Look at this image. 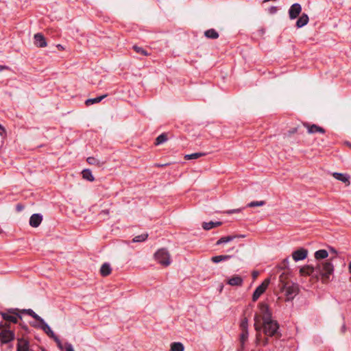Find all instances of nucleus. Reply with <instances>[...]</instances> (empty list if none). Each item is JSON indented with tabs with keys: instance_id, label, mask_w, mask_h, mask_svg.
Wrapping results in <instances>:
<instances>
[{
	"instance_id": "49",
	"label": "nucleus",
	"mask_w": 351,
	"mask_h": 351,
	"mask_svg": "<svg viewBox=\"0 0 351 351\" xmlns=\"http://www.w3.org/2000/svg\"><path fill=\"white\" fill-rule=\"evenodd\" d=\"M8 69V66H7L0 65V72L2 71L3 70H5Z\"/></svg>"
},
{
	"instance_id": "16",
	"label": "nucleus",
	"mask_w": 351,
	"mask_h": 351,
	"mask_svg": "<svg viewBox=\"0 0 351 351\" xmlns=\"http://www.w3.org/2000/svg\"><path fill=\"white\" fill-rule=\"evenodd\" d=\"M0 315H1L2 318L5 320L6 322H9L13 324H18V319L17 317L14 315L9 313L7 312H1L0 311Z\"/></svg>"
},
{
	"instance_id": "53",
	"label": "nucleus",
	"mask_w": 351,
	"mask_h": 351,
	"mask_svg": "<svg viewBox=\"0 0 351 351\" xmlns=\"http://www.w3.org/2000/svg\"><path fill=\"white\" fill-rule=\"evenodd\" d=\"M348 269H349V271L351 273V262L349 263Z\"/></svg>"
},
{
	"instance_id": "7",
	"label": "nucleus",
	"mask_w": 351,
	"mask_h": 351,
	"mask_svg": "<svg viewBox=\"0 0 351 351\" xmlns=\"http://www.w3.org/2000/svg\"><path fill=\"white\" fill-rule=\"evenodd\" d=\"M254 328L256 331V345L262 344L263 346H266L268 343V338L265 337L262 339V335L261 330L262 329V326L259 324V320L258 319V316L256 315L254 319Z\"/></svg>"
},
{
	"instance_id": "38",
	"label": "nucleus",
	"mask_w": 351,
	"mask_h": 351,
	"mask_svg": "<svg viewBox=\"0 0 351 351\" xmlns=\"http://www.w3.org/2000/svg\"><path fill=\"white\" fill-rule=\"evenodd\" d=\"M287 275L285 273L282 274L280 276V277H279V281H280L279 286H280V289L282 287L283 284L289 283V282L287 281Z\"/></svg>"
},
{
	"instance_id": "48",
	"label": "nucleus",
	"mask_w": 351,
	"mask_h": 351,
	"mask_svg": "<svg viewBox=\"0 0 351 351\" xmlns=\"http://www.w3.org/2000/svg\"><path fill=\"white\" fill-rule=\"evenodd\" d=\"M240 210H241L240 209H235V210L228 211V213L230 214V213H239V212H240Z\"/></svg>"
},
{
	"instance_id": "37",
	"label": "nucleus",
	"mask_w": 351,
	"mask_h": 351,
	"mask_svg": "<svg viewBox=\"0 0 351 351\" xmlns=\"http://www.w3.org/2000/svg\"><path fill=\"white\" fill-rule=\"evenodd\" d=\"M265 204V201H253L247 204L248 207L262 206Z\"/></svg>"
},
{
	"instance_id": "29",
	"label": "nucleus",
	"mask_w": 351,
	"mask_h": 351,
	"mask_svg": "<svg viewBox=\"0 0 351 351\" xmlns=\"http://www.w3.org/2000/svg\"><path fill=\"white\" fill-rule=\"evenodd\" d=\"M184 347L182 343L173 342L171 344L170 351H184Z\"/></svg>"
},
{
	"instance_id": "17",
	"label": "nucleus",
	"mask_w": 351,
	"mask_h": 351,
	"mask_svg": "<svg viewBox=\"0 0 351 351\" xmlns=\"http://www.w3.org/2000/svg\"><path fill=\"white\" fill-rule=\"evenodd\" d=\"M243 281V280L241 276L238 275H234L230 279H228L227 283L231 286H241Z\"/></svg>"
},
{
	"instance_id": "15",
	"label": "nucleus",
	"mask_w": 351,
	"mask_h": 351,
	"mask_svg": "<svg viewBox=\"0 0 351 351\" xmlns=\"http://www.w3.org/2000/svg\"><path fill=\"white\" fill-rule=\"evenodd\" d=\"M43 221V216L40 214H33L29 219V225L33 228H37Z\"/></svg>"
},
{
	"instance_id": "4",
	"label": "nucleus",
	"mask_w": 351,
	"mask_h": 351,
	"mask_svg": "<svg viewBox=\"0 0 351 351\" xmlns=\"http://www.w3.org/2000/svg\"><path fill=\"white\" fill-rule=\"evenodd\" d=\"M156 260L164 266L170 265V255L167 250L162 248L158 250L154 254Z\"/></svg>"
},
{
	"instance_id": "30",
	"label": "nucleus",
	"mask_w": 351,
	"mask_h": 351,
	"mask_svg": "<svg viewBox=\"0 0 351 351\" xmlns=\"http://www.w3.org/2000/svg\"><path fill=\"white\" fill-rule=\"evenodd\" d=\"M234 239H236V237L233 235L222 237L217 241L216 245H219L221 243H228L233 241Z\"/></svg>"
},
{
	"instance_id": "5",
	"label": "nucleus",
	"mask_w": 351,
	"mask_h": 351,
	"mask_svg": "<svg viewBox=\"0 0 351 351\" xmlns=\"http://www.w3.org/2000/svg\"><path fill=\"white\" fill-rule=\"evenodd\" d=\"M259 309H260V314H256L254 317L257 315L258 319L259 320V324L261 325V319L263 320V322L267 320H269V319H271V315L269 310V307L267 304L265 303H260L259 305Z\"/></svg>"
},
{
	"instance_id": "42",
	"label": "nucleus",
	"mask_w": 351,
	"mask_h": 351,
	"mask_svg": "<svg viewBox=\"0 0 351 351\" xmlns=\"http://www.w3.org/2000/svg\"><path fill=\"white\" fill-rule=\"evenodd\" d=\"M53 340L57 343L58 347L62 351L63 350V345H62L61 341L60 340V339L58 338V337H56Z\"/></svg>"
},
{
	"instance_id": "26",
	"label": "nucleus",
	"mask_w": 351,
	"mask_h": 351,
	"mask_svg": "<svg viewBox=\"0 0 351 351\" xmlns=\"http://www.w3.org/2000/svg\"><path fill=\"white\" fill-rule=\"evenodd\" d=\"M206 156V154L204 152H197V153H193L191 154H186L184 156L185 160H195L200 157Z\"/></svg>"
},
{
	"instance_id": "18",
	"label": "nucleus",
	"mask_w": 351,
	"mask_h": 351,
	"mask_svg": "<svg viewBox=\"0 0 351 351\" xmlns=\"http://www.w3.org/2000/svg\"><path fill=\"white\" fill-rule=\"evenodd\" d=\"M332 176L335 179L345 183L346 186L350 185V177L348 175L335 172L332 173Z\"/></svg>"
},
{
	"instance_id": "34",
	"label": "nucleus",
	"mask_w": 351,
	"mask_h": 351,
	"mask_svg": "<svg viewBox=\"0 0 351 351\" xmlns=\"http://www.w3.org/2000/svg\"><path fill=\"white\" fill-rule=\"evenodd\" d=\"M248 339V331L247 330H242V332L240 335V343L241 344V346L243 347L245 342Z\"/></svg>"
},
{
	"instance_id": "2",
	"label": "nucleus",
	"mask_w": 351,
	"mask_h": 351,
	"mask_svg": "<svg viewBox=\"0 0 351 351\" xmlns=\"http://www.w3.org/2000/svg\"><path fill=\"white\" fill-rule=\"evenodd\" d=\"M261 326L266 336L274 337L276 339L281 337V334L278 331L279 325L276 320L269 319L262 322Z\"/></svg>"
},
{
	"instance_id": "14",
	"label": "nucleus",
	"mask_w": 351,
	"mask_h": 351,
	"mask_svg": "<svg viewBox=\"0 0 351 351\" xmlns=\"http://www.w3.org/2000/svg\"><path fill=\"white\" fill-rule=\"evenodd\" d=\"M34 45L38 47H45L47 42L45 36L41 33H37L34 36Z\"/></svg>"
},
{
	"instance_id": "11",
	"label": "nucleus",
	"mask_w": 351,
	"mask_h": 351,
	"mask_svg": "<svg viewBox=\"0 0 351 351\" xmlns=\"http://www.w3.org/2000/svg\"><path fill=\"white\" fill-rule=\"evenodd\" d=\"M29 324L35 328L42 329L46 334H47L48 332L51 330L50 326L45 322L43 318L40 319L38 324L35 322H29Z\"/></svg>"
},
{
	"instance_id": "8",
	"label": "nucleus",
	"mask_w": 351,
	"mask_h": 351,
	"mask_svg": "<svg viewBox=\"0 0 351 351\" xmlns=\"http://www.w3.org/2000/svg\"><path fill=\"white\" fill-rule=\"evenodd\" d=\"M270 282L269 279H265L261 285H260L254 291L252 295V300L254 302L256 301L259 297L265 291L267 288Z\"/></svg>"
},
{
	"instance_id": "3",
	"label": "nucleus",
	"mask_w": 351,
	"mask_h": 351,
	"mask_svg": "<svg viewBox=\"0 0 351 351\" xmlns=\"http://www.w3.org/2000/svg\"><path fill=\"white\" fill-rule=\"evenodd\" d=\"M280 289L285 291L287 301L292 300L299 292L298 285L295 283L283 284Z\"/></svg>"
},
{
	"instance_id": "23",
	"label": "nucleus",
	"mask_w": 351,
	"mask_h": 351,
	"mask_svg": "<svg viewBox=\"0 0 351 351\" xmlns=\"http://www.w3.org/2000/svg\"><path fill=\"white\" fill-rule=\"evenodd\" d=\"M21 313L28 315L35 319L37 322H39L40 319L42 318L38 315H37L32 309L28 308V309H21Z\"/></svg>"
},
{
	"instance_id": "41",
	"label": "nucleus",
	"mask_w": 351,
	"mask_h": 351,
	"mask_svg": "<svg viewBox=\"0 0 351 351\" xmlns=\"http://www.w3.org/2000/svg\"><path fill=\"white\" fill-rule=\"evenodd\" d=\"M6 329H10V324L7 322H0V330L1 331L2 330H6Z\"/></svg>"
},
{
	"instance_id": "20",
	"label": "nucleus",
	"mask_w": 351,
	"mask_h": 351,
	"mask_svg": "<svg viewBox=\"0 0 351 351\" xmlns=\"http://www.w3.org/2000/svg\"><path fill=\"white\" fill-rule=\"evenodd\" d=\"M222 224V222L221 221H210V222H203L202 223V228L206 230H209L212 228L220 226Z\"/></svg>"
},
{
	"instance_id": "43",
	"label": "nucleus",
	"mask_w": 351,
	"mask_h": 351,
	"mask_svg": "<svg viewBox=\"0 0 351 351\" xmlns=\"http://www.w3.org/2000/svg\"><path fill=\"white\" fill-rule=\"evenodd\" d=\"M24 206L22 204H17L16 206V210L18 212H21L23 210Z\"/></svg>"
},
{
	"instance_id": "12",
	"label": "nucleus",
	"mask_w": 351,
	"mask_h": 351,
	"mask_svg": "<svg viewBox=\"0 0 351 351\" xmlns=\"http://www.w3.org/2000/svg\"><path fill=\"white\" fill-rule=\"evenodd\" d=\"M302 11V7L299 3L293 4L289 10V15L291 19H296Z\"/></svg>"
},
{
	"instance_id": "1",
	"label": "nucleus",
	"mask_w": 351,
	"mask_h": 351,
	"mask_svg": "<svg viewBox=\"0 0 351 351\" xmlns=\"http://www.w3.org/2000/svg\"><path fill=\"white\" fill-rule=\"evenodd\" d=\"M315 269L322 276V280L326 282L328 280L330 276L333 273L334 266L330 261L327 260L318 264L315 268L311 265L304 266L300 268V273L302 276H307L311 275Z\"/></svg>"
},
{
	"instance_id": "6",
	"label": "nucleus",
	"mask_w": 351,
	"mask_h": 351,
	"mask_svg": "<svg viewBox=\"0 0 351 351\" xmlns=\"http://www.w3.org/2000/svg\"><path fill=\"white\" fill-rule=\"evenodd\" d=\"M15 339V332L10 329L2 330L0 331L1 345L8 344Z\"/></svg>"
},
{
	"instance_id": "24",
	"label": "nucleus",
	"mask_w": 351,
	"mask_h": 351,
	"mask_svg": "<svg viewBox=\"0 0 351 351\" xmlns=\"http://www.w3.org/2000/svg\"><path fill=\"white\" fill-rule=\"evenodd\" d=\"M232 256L230 255H219V256H213L211 258V261L215 263H218L221 261H228L230 258H231Z\"/></svg>"
},
{
	"instance_id": "33",
	"label": "nucleus",
	"mask_w": 351,
	"mask_h": 351,
	"mask_svg": "<svg viewBox=\"0 0 351 351\" xmlns=\"http://www.w3.org/2000/svg\"><path fill=\"white\" fill-rule=\"evenodd\" d=\"M167 140V136L166 134L162 133L156 138L155 145H158L162 143H165Z\"/></svg>"
},
{
	"instance_id": "10",
	"label": "nucleus",
	"mask_w": 351,
	"mask_h": 351,
	"mask_svg": "<svg viewBox=\"0 0 351 351\" xmlns=\"http://www.w3.org/2000/svg\"><path fill=\"white\" fill-rule=\"evenodd\" d=\"M308 255V250L304 248H300L292 253V258L295 261L305 259Z\"/></svg>"
},
{
	"instance_id": "44",
	"label": "nucleus",
	"mask_w": 351,
	"mask_h": 351,
	"mask_svg": "<svg viewBox=\"0 0 351 351\" xmlns=\"http://www.w3.org/2000/svg\"><path fill=\"white\" fill-rule=\"evenodd\" d=\"M50 338L54 339L56 337H58L56 335L54 334L52 330H50L49 332L47 334Z\"/></svg>"
},
{
	"instance_id": "31",
	"label": "nucleus",
	"mask_w": 351,
	"mask_h": 351,
	"mask_svg": "<svg viewBox=\"0 0 351 351\" xmlns=\"http://www.w3.org/2000/svg\"><path fill=\"white\" fill-rule=\"evenodd\" d=\"M106 97V95H102V96H100V97H95V98H93V99H87L86 101L85 104H86V106H90V105H92V104H97V103L100 102Z\"/></svg>"
},
{
	"instance_id": "13",
	"label": "nucleus",
	"mask_w": 351,
	"mask_h": 351,
	"mask_svg": "<svg viewBox=\"0 0 351 351\" xmlns=\"http://www.w3.org/2000/svg\"><path fill=\"white\" fill-rule=\"evenodd\" d=\"M303 125L308 130V134H315L316 132H320V133H324L325 130L319 127V125H317L315 124H309L308 123H304Z\"/></svg>"
},
{
	"instance_id": "47",
	"label": "nucleus",
	"mask_w": 351,
	"mask_h": 351,
	"mask_svg": "<svg viewBox=\"0 0 351 351\" xmlns=\"http://www.w3.org/2000/svg\"><path fill=\"white\" fill-rule=\"evenodd\" d=\"M259 273L257 271H254L252 272V276L254 278H257V276H258Z\"/></svg>"
},
{
	"instance_id": "21",
	"label": "nucleus",
	"mask_w": 351,
	"mask_h": 351,
	"mask_svg": "<svg viewBox=\"0 0 351 351\" xmlns=\"http://www.w3.org/2000/svg\"><path fill=\"white\" fill-rule=\"evenodd\" d=\"M112 271V269L110 267V264L104 263L100 269V274L102 276H107L110 274Z\"/></svg>"
},
{
	"instance_id": "54",
	"label": "nucleus",
	"mask_w": 351,
	"mask_h": 351,
	"mask_svg": "<svg viewBox=\"0 0 351 351\" xmlns=\"http://www.w3.org/2000/svg\"><path fill=\"white\" fill-rule=\"evenodd\" d=\"M284 263H288V259H285V260L284 261Z\"/></svg>"
},
{
	"instance_id": "35",
	"label": "nucleus",
	"mask_w": 351,
	"mask_h": 351,
	"mask_svg": "<svg viewBox=\"0 0 351 351\" xmlns=\"http://www.w3.org/2000/svg\"><path fill=\"white\" fill-rule=\"evenodd\" d=\"M133 49L138 53L143 55V56H148L149 53L146 50H145L143 48L138 47L137 45H134L132 47Z\"/></svg>"
},
{
	"instance_id": "51",
	"label": "nucleus",
	"mask_w": 351,
	"mask_h": 351,
	"mask_svg": "<svg viewBox=\"0 0 351 351\" xmlns=\"http://www.w3.org/2000/svg\"><path fill=\"white\" fill-rule=\"evenodd\" d=\"M236 238H244L245 235L243 234H239V235H234Z\"/></svg>"
},
{
	"instance_id": "55",
	"label": "nucleus",
	"mask_w": 351,
	"mask_h": 351,
	"mask_svg": "<svg viewBox=\"0 0 351 351\" xmlns=\"http://www.w3.org/2000/svg\"><path fill=\"white\" fill-rule=\"evenodd\" d=\"M2 232V230L0 228V233Z\"/></svg>"
},
{
	"instance_id": "19",
	"label": "nucleus",
	"mask_w": 351,
	"mask_h": 351,
	"mask_svg": "<svg viewBox=\"0 0 351 351\" xmlns=\"http://www.w3.org/2000/svg\"><path fill=\"white\" fill-rule=\"evenodd\" d=\"M308 16L306 14L303 13L296 22V26L300 28L306 25L308 22Z\"/></svg>"
},
{
	"instance_id": "32",
	"label": "nucleus",
	"mask_w": 351,
	"mask_h": 351,
	"mask_svg": "<svg viewBox=\"0 0 351 351\" xmlns=\"http://www.w3.org/2000/svg\"><path fill=\"white\" fill-rule=\"evenodd\" d=\"M87 162L91 165H96L98 167H101L104 162H101L98 159L94 157H88L86 160Z\"/></svg>"
},
{
	"instance_id": "27",
	"label": "nucleus",
	"mask_w": 351,
	"mask_h": 351,
	"mask_svg": "<svg viewBox=\"0 0 351 351\" xmlns=\"http://www.w3.org/2000/svg\"><path fill=\"white\" fill-rule=\"evenodd\" d=\"M82 177L84 179L87 180L88 181L93 182L95 180L94 176L92 174V172L89 169H84L82 172Z\"/></svg>"
},
{
	"instance_id": "25",
	"label": "nucleus",
	"mask_w": 351,
	"mask_h": 351,
	"mask_svg": "<svg viewBox=\"0 0 351 351\" xmlns=\"http://www.w3.org/2000/svg\"><path fill=\"white\" fill-rule=\"evenodd\" d=\"M7 311L9 313L16 315L17 317L18 321L20 319L22 322V319H23L22 315H23L24 313H21V309L16 308H11L7 309Z\"/></svg>"
},
{
	"instance_id": "40",
	"label": "nucleus",
	"mask_w": 351,
	"mask_h": 351,
	"mask_svg": "<svg viewBox=\"0 0 351 351\" xmlns=\"http://www.w3.org/2000/svg\"><path fill=\"white\" fill-rule=\"evenodd\" d=\"M18 324H19V326L25 332L26 334L29 333V327L27 326V325L25 322H20Z\"/></svg>"
},
{
	"instance_id": "52",
	"label": "nucleus",
	"mask_w": 351,
	"mask_h": 351,
	"mask_svg": "<svg viewBox=\"0 0 351 351\" xmlns=\"http://www.w3.org/2000/svg\"><path fill=\"white\" fill-rule=\"evenodd\" d=\"M57 47H58V49H61V50H64V48L62 45H58L57 46Z\"/></svg>"
},
{
	"instance_id": "9",
	"label": "nucleus",
	"mask_w": 351,
	"mask_h": 351,
	"mask_svg": "<svg viewBox=\"0 0 351 351\" xmlns=\"http://www.w3.org/2000/svg\"><path fill=\"white\" fill-rule=\"evenodd\" d=\"M16 351H34L30 348L29 341L23 337L17 338Z\"/></svg>"
},
{
	"instance_id": "46",
	"label": "nucleus",
	"mask_w": 351,
	"mask_h": 351,
	"mask_svg": "<svg viewBox=\"0 0 351 351\" xmlns=\"http://www.w3.org/2000/svg\"><path fill=\"white\" fill-rule=\"evenodd\" d=\"M67 351H75L71 344L67 343Z\"/></svg>"
},
{
	"instance_id": "39",
	"label": "nucleus",
	"mask_w": 351,
	"mask_h": 351,
	"mask_svg": "<svg viewBox=\"0 0 351 351\" xmlns=\"http://www.w3.org/2000/svg\"><path fill=\"white\" fill-rule=\"evenodd\" d=\"M240 327L241 330H247V319L246 317L242 319Z\"/></svg>"
},
{
	"instance_id": "45",
	"label": "nucleus",
	"mask_w": 351,
	"mask_h": 351,
	"mask_svg": "<svg viewBox=\"0 0 351 351\" xmlns=\"http://www.w3.org/2000/svg\"><path fill=\"white\" fill-rule=\"evenodd\" d=\"M5 133V130L2 125L0 124V135L2 136Z\"/></svg>"
},
{
	"instance_id": "50",
	"label": "nucleus",
	"mask_w": 351,
	"mask_h": 351,
	"mask_svg": "<svg viewBox=\"0 0 351 351\" xmlns=\"http://www.w3.org/2000/svg\"><path fill=\"white\" fill-rule=\"evenodd\" d=\"M167 165V164H157V165H156V166L158 167H165Z\"/></svg>"
},
{
	"instance_id": "22",
	"label": "nucleus",
	"mask_w": 351,
	"mask_h": 351,
	"mask_svg": "<svg viewBox=\"0 0 351 351\" xmlns=\"http://www.w3.org/2000/svg\"><path fill=\"white\" fill-rule=\"evenodd\" d=\"M204 36L210 39H217L219 36L218 32L214 29H210L205 31Z\"/></svg>"
},
{
	"instance_id": "36",
	"label": "nucleus",
	"mask_w": 351,
	"mask_h": 351,
	"mask_svg": "<svg viewBox=\"0 0 351 351\" xmlns=\"http://www.w3.org/2000/svg\"><path fill=\"white\" fill-rule=\"evenodd\" d=\"M148 237V234H142L141 235L136 236L133 239V242H141L145 241Z\"/></svg>"
},
{
	"instance_id": "28",
	"label": "nucleus",
	"mask_w": 351,
	"mask_h": 351,
	"mask_svg": "<svg viewBox=\"0 0 351 351\" xmlns=\"http://www.w3.org/2000/svg\"><path fill=\"white\" fill-rule=\"evenodd\" d=\"M328 253L326 250H319L315 252V258L317 260L328 257Z\"/></svg>"
}]
</instances>
